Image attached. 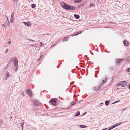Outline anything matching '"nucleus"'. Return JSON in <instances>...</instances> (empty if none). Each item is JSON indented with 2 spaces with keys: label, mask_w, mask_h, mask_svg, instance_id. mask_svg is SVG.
<instances>
[{
  "label": "nucleus",
  "mask_w": 130,
  "mask_h": 130,
  "mask_svg": "<svg viewBox=\"0 0 130 130\" xmlns=\"http://www.w3.org/2000/svg\"><path fill=\"white\" fill-rule=\"evenodd\" d=\"M60 4L63 8L66 10L70 11L74 10L76 8V7L72 6H70L63 2H61Z\"/></svg>",
  "instance_id": "obj_1"
},
{
  "label": "nucleus",
  "mask_w": 130,
  "mask_h": 130,
  "mask_svg": "<svg viewBox=\"0 0 130 130\" xmlns=\"http://www.w3.org/2000/svg\"><path fill=\"white\" fill-rule=\"evenodd\" d=\"M56 99L53 98L51 99L49 101V103H51L52 104L54 105H56Z\"/></svg>",
  "instance_id": "obj_2"
},
{
  "label": "nucleus",
  "mask_w": 130,
  "mask_h": 130,
  "mask_svg": "<svg viewBox=\"0 0 130 130\" xmlns=\"http://www.w3.org/2000/svg\"><path fill=\"white\" fill-rule=\"evenodd\" d=\"M26 92L27 93L29 94V95L30 96H32V91L30 89H28L27 90Z\"/></svg>",
  "instance_id": "obj_3"
},
{
  "label": "nucleus",
  "mask_w": 130,
  "mask_h": 130,
  "mask_svg": "<svg viewBox=\"0 0 130 130\" xmlns=\"http://www.w3.org/2000/svg\"><path fill=\"white\" fill-rule=\"evenodd\" d=\"M33 103L34 105L36 106H38L39 105V102L37 100H35L33 101Z\"/></svg>",
  "instance_id": "obj_4"
},
{
  "label": "nucleus",
  "mask_w": 130,
  "mask_h": 130,
  "mask_svg": "<svg viewBox=\"0 0 130 130\" xmlns=\"http://www.w3.org/2000/svg\"><path fill=\"white\" fill-rule=\"evenodd\" d=\"M100 89V86H95L92 88L93 90L94 91H96L98 90H99Z\"/></svg>",
  "instance_id": "obj_5"
},
{
  "label": "nucleus",
  "mask_w": 130,
  "mask_h": 130,
  "mask_svg": "<svg viewBox=\"0 0 130 130\" xmlns=\"http://www.w3.org/2000/svg\"><path fill=\"white\" fill-rule=\"evenodd\" d=\"M122 123V122H119V123H117L116 124H115L114 125H113L112 126H111V127H112V128L113 129V128H115V127H117V126H118L121 124Z\"/></svg>",
  "instance_id": "obj_6"
},
{
  "label": "nucleus",
  "mask_w": 130,
  "mask_h": 130,
  "mask_svg": "<svg viewBox=\"0 0 130 130\" xmlns=\"http://www.w3.org/2000/svg\"><path fill=\"white\" fill-rule=\"evenodd\" d=\"M23 23L26 26H31L30 23H31L29 22H23Z\"/></svg>",
  "instance_id": "obj_7"
},
{
  "label": "nucleus",
  "mask_w": 130,
  "mask_h": 130,
  "mask_svg": "<svg viewBox=\"0 0 130 130\" xmlns=\"http://www.w3.org/2000/svg\"><path fill=\"white\" fill-rule=\"evenodd\" d=\"M122 86L125 87L127 86V83L126 81H122Z\"/></svg>",
  "instance_id": "obj_8"
},
{
  "label": "nucleus",
  "mask_w": 130,
  "mask_h": 130,
  "mask_svg": "<svg viewBox=\"0 0 130 130\" xmlns=\"http://www.w3.org/2000/svg\"><path fill=\"white\" fill-rule=\"evenodd\" d=\"M14 64L15 66L17 67L18 65V61L17 59H15L14 60Z\"/></svg>",
  "instance_id": "obj_9"
},
{
  "label": "nucleus",
  "mask_w": 130,
  "mask_h": 130,
  "mask_svg": "<svg viewBox=\"0 0 130 130\" xmlns=\"http://www.w3.org/2000/svg\"><path fill=\"white\" fill-rule=\"evenodd\" d=\"M10 74L8 72H7V74L6 75L5 79V80H7L8 79V77L9 76Z\"/></svg>",
  "instance_id": "obj_10"
},
{
  "label": "nucleus",
  "mask_w": 130,
  "mask_h": 130,
  "mask_svg": "<svg viewBox=\"0 0 130 130\" xmlns=\"http://www.w3.org/2000/svg\"><path fill=\"white\" fill-rule=\"evenodd\" d=\"M127 41L125 40H124L123 43H124L125 45L126 46H128L129 44V43L127 42Z\"/></svg>",
  "instance_id": "obj_11"
},
{
  "label": "nucleus",
  "mask_w": 130,
  "mask_h": 130,
  "mask_svg": "<svg viewBox=\"0 0 130 130\" xmlns=\"http://www.w3.org/2000/svg\"><path fill=\"white\" fill-rule=\"evenodd\" d=\"M82 0H74V2L76 3H80Z\"/></svg>",
  "instance_id": "obj_12"
},
{
  "label": "nucleus",
  "mask_w": 130,
  "mask_h": 130,
  "mask_svg": "<svg viewBox=\"0 0 130 130\" xmlns=\"http://www.w3.org/2000/svg\"><path fill=\"white\" fill-rule=\"evenodd\" d=\"M123 59H119L117 60V63H121L122 60H123Z\"/></svg>",
  "instance_id": "obj_13"
},
{
  "label": "nucleus",
  "mask_w": 130,
  "mask_h": 130,
  "mask_svg": "<svg viewBox=\"0 0 130 130\" xmlns=\"http://www.w3.org/2000/svg\"><path fill=\"white\" fill-rule=\"evenodd\" d=\"M79 126L82 128H85L86 127V126L83 125H80Z\"/></svg>",
  "instance_id": "obj_14"
},
{
  "label": "nucleus",
  "mask_w": 130,
  "mask_h": 130,
  "mask_svg": "<svg viewBox=\"0 0 130 130\" xmlns=\"http://www.w3.org/2000/svg\"><path fill=\"white\" fill-rule=\"evenodd\" d=\"M74 17L77 19H78L80 17L78 15L75 14L74 15Z\"/></svg>",
  "instance_id": "obj_15"
},
{
  "label": "nucleus",
  "mask_w": 130,
  "mask_h": 130,
  "mask_svg": "<svg viewBox=\"0 0 130 130\" xmlns=\"http://www.w3.org/2000/svg\"><path fill=\"white\" fill-rule=\"evenodd\" d=\"M69 39V38L68 37H66L63 40L65 41H66L68 40Z\"/></svg>",
  "instance_id": "obj_16"
},
{
  "label": "nucleus",
  "mask_w": 130,
  "mask_h": 130,
  "mask_svg": "<svg viewBox=\"0 0 130 130\" xmlns=\"http://www.w3.org/2000/svg\"><path fill=\"white\" fill-rule=\"evenodd\" d=\"M126 60L127 62H129L130 61V57L127 58Z\"/></svg>",
  "instance_id": "obj_17"
},
{
  "label": "nucleus",
  "mask_w": 130,
  "mask_h": 130,
  "mask_svg": "<svg viewBox=\"0 0 130 130\" xmlns=\"http://www.w3.org/2000/svg\"><path fill=\"white\" fill-rule=\"evenodd\" d=\"M109 101H106L105 102V104L106 105H108L109 104Z\"/></svg>",
  "instance_id": "obj_18"
},
{
  "label": "nucleus",
  "mask_w": 130,
  "mask_h": 130,
  "mask_svg": "<svg viewBox=\"0 0 130 130\" xmlns=\"http://www.w3.org/2000/svg\"><path fill=\"white\" fill-rule=\"evenodd\" d=\"M80 114V112L78 111L77 112L75 115V116L76 117L77 116H79Z\"/></svg>",
  "instance_id": "obj_19"
},
{
  "label": "nucleus",
  "mask_w": 130,
  "mask_h": 130,
  "mask_svg": "<svg viewBox=\"0 0 130 130\" xmlns=\"http://www.w3.org/2000/svg\"><path fill=\"white\" fill-rule=\"evenodd\" d=\"M4 23H6V26L7 25H8V26H9L10 23H9V21H8V22H5Z\"/></svg>",
  "instance_id": "obj_20"
},
{
  "label": "nucleus",
  "mask_w": 130,
  "mask_h": 130,
  "mask_svg": "<svg viewBox=\"0 0 130 130\" xmlns=\"http://www.w3.org/2000/svg\"><path fill=\"white\" fill-rule=\"evenodd\" d=\"M36 5L34 4H32L31 5V7L33 8H34L36 7Z\"/></svg>",
  "instance_id": "obj_21"
},
{
  "label": "nucleus",
  "mask_w": 130,
  "mask_h": 130,
  "mask_svg": "<svg viewBox=\"0 0 130 130\" xmlns=\"http://www.w3.org/2000/svg\"><path fill=\"white\" fill-rule=\"evenodd\" d=\"M107 80V78H105V80H102V83L104 84V83H105V81H106V80Z\"/></svg>",
  "instance_id": "obj_22"
},
{
  "label": "nucleus",
  "mask_w": 130,
  "mask_h": 130,
  "mask_svg": "<svg viewBox=\"0 0 130 130\" xmlns=\"http://www.w3.org/2000/svg\"><path fill=\"white\" fill-rule=\"evenodd\" d=\"M75 103L76 102L75 101H73L72 102H71V105H74Z\"/></svg>",
  "instance_id": "obj_23"
},
{
  "label": "nucleus",
  "mask_w": 130,
  "mask_h": 130,
  "mask_svg": "<svg viewBox=\"0 0 130 130\" xmlns=\"http://www.w3.org/2000/svg\"><path fill=\"white\" fill-rule=\"evenodd\" d=\"M122 85V82L121 81L120 83H119L117 85V86H120L121 85Z\"/></svg>",
  "instance_id": "obj_24"
},
{
  "label": "nucleus",
  "mask_w": 130,
  "mask_h": 130,
  "mask_svg": "<svg viewBox=\"0 0 130 130\" xmlns=\"http://www.w3.org/2000/svg\"><path fill=\"white\" fill-rule=\"evenodd\" d=\"M81 33L80 32H78L77 33H76L73 36H76L78 34H79Z\"/></svg>",
  "instance_id": "obj_25"
},
{
  "label": "nucleus",
  "mask_w": 130,
  "mask_h": 130,
  "mask_svg": "<svg viewBox=\"0 0 130 130\" xmlns=\"http://www.w3.org/2000/svg\"><path fill=\"white\" fill-rule=\"evenodd\" d=\"M24 124V123H22L21 124V127H22V130H23V126Z\"/></svg>",
  "instance_id": "obj_26"
},
{
  "label": "nucleus",
  "mask_w": 130,
  "mask_h": 130,
  "mask_svg": "<svg viewBox=\"0 0 130 130\" xmlns=\"http://www.w3.org/2000/svg\"><path fill=\"white\" fill-rule=\"evenodd\" d=\"M6 23H4L2 25V26L3 27H5V26H6Z\"/></svg>",
  "instance_id": "obj_27"
},
{
  "label": "nucleus",
  "mask_w": 130,
  "mask_h": 130,
  "mask_svg": "<svg viewBox=\"0 0 130 130\" xmlns=\"http://www.w3.org/2000/svg\"><path fill=\"white\" fill-rule=\"evenodd\" d=\"M14 13L13 12H12L11 14V17H12H12H14Z\"/></svg>",
  "instance_id": "obj_28"
},
{
  "label": "nucleus",
  "mask_w": 130,
  "mask_h": 130,
  "mask_svg": "<svg viewBox=\"0 0 130 130\" xmlns=\"http://www.w3.org/2000/svg\"><path fill=\"white\" fill-rule=\"evenodd\" d=\"M10 22L11 23H12L13 22V20H12V18L11 17L10 19Z\"/></svg>",
  "instance_id": "obj_29"
},
{
  "label": "nucleus",
  "mask_w": 130,
  "mask_h": 130,
  "mask_svg": "<svg viewBox=\"0 0 130 130\" xmlns=\"http://www.w3.org/2000/svg\"><path fill=\"white\" fill-rule=\"evenodd\" d=\"M93 6H94V7L95 6V5H94L92 3H91L90 4V7H93Z\"/></svg>",
  "instance_id": "obj_30"
},
{
  "label": "nucleus",
  "mask_w": 130,
  "mask_h": 130,
  "mask_svg": "<svg viewBox=\"0 0 130 130\" xmlns=\"http://www.w3.org/2000/svg\"><path fill=\"white\" fill-rule=\"evenodd\" d=\"M120 100H118L117 101H115V102L113 103H116L118 102H120Z\"/></svg>",
  "instance_id": "obj_31"
},
{
  "label": "nucleus",
  "mask_w": 130,
  "mask_h": 130,
  "mask_svg": "<svg viewBox=\"0 0 130 130\" xmlns=\"http://www.w3.org/2000/svg\"><path fill=\"white\" fill-rule=\"evenodd\" d=\"M13 2L14 1L15 3H17L18 1V0H13Z\"/></svg>",
  "instance_id": "obj_32"
},
{
  "label": "nucleus",
  "mask_w": 130,
  "mask_h": 130,
  "mask_svg": "<svg viewBox=\"0 0 130 130\" xmlns=\"http://www.w3.org/2000/svg\"><path fill=\"white\" fill-rule=\"evenodd\" d=\"M128 72H130V68H128L127 70Z\"/></svg>",
  "instance_id": "obj_33"
},
{
  "label": "nucleus",
  "mask_w": 130,
  "mask_h": 130,
  "mask_svg": "<svg viewBox=\"0 0 130 130\" xmlns=\"http://www.w3.org/2000/svg\"><path fill=\"white\" fill-rule=\"evenodd\" d=\"M81 7H82L81 5L80 4L78 6V8H80Z\"/></svg>",
  "instance_id": "obj_34"
},
{
  "label": "nucleus",
  "mask_w": 130,
  "mask_h": 130,
  "mask_svg": "<svg viewBox=\"0 0 130 130\" xmlns=\"http://www.w3.org/2000/svg\"><path fill=\"white\" fill-rule=\"evenodd\" d=\"M113 128H112V127H111V128H109L108 130H111Z\"/></svg>",
  "instance_id": "obj_35"
},
{
  "label": "nucleus",
  "mask_w": 130,
  "mask_h": 130,
  "mask_svg": "<svg viewBox=\"0 0 130 130\" xmlns=\"http://www.w3.org/2000/svg\"><path fill=\"white\" fill-rule=\"evenodd\" d=\"M11 43V42L10 41H9L8 42V44H10Z\"/></svg>",
  "instance_id": "obj_36"
},
{
  "label": "nucleus",
  "mask_w": 130,
  "mask_h": 130,
  "mask_svg": "<svg viewBox=\"0 0 130 130\" xmlns=\"http://www.w3.org/2000/svg\"><path fill=\"white\" fill-rule=\"evenodd\" d=\"M80 5H81L82 6H83L84 5V3H82V4H80Z\"/></svg>",
  "instance_id": "obj_37"
},
{
  "label": "nucleus",
  "mask_w": 130,
  "mask_h": 130,
  "mask_svg": "<svg viewBox=\"0 0 130 130\" xmlns=\"http://www.w3.org/2000/svg\"><path fill=\"white\" fill-rule=\"evenodd\" d=\"M40 43L41 44V46H40V47H41V46H42V44L43 43L42 42H40Z\"/></svg>",
  "instance_id": "obj_38"
},
{
  "label": "nucleus",
  "mask_w": 130,
  "mask_h": 130,
  "mask_svg": "<svg viewBox=\"0 0 130 130\" xmlns=\"http://www.w3.org/2000/svg\"><path fill=\"white\" fill-rule=\"evenodd\" d=\"M8 49H7V50H6V51H6V52H6V53H7V52H8Z\"/></svg>",
  "instance_id": "obj_39"
},
{
  "label": "nucleus",
  "mask_w": 130,
  "mask_h": 130,
  "mask_svg": "<svg viewBox=\"0 0 130 130\" xmlns=\"http://www.w3.org/2000/svg\"><path fill=\"white\" fill-rule=\"evenodd\" d=\"M86 112H85L84 114H83L82 116L84 115L86 113Z\"/></svg>",
  "instance_id": "obj_40"
},
{
  "label": "nucleus",
  "mask_w": 130,
  "mask_h": 130,
  "mask_svg": "<svg viewBox=\"0 0 130 130\" xmlns=\"http://www.w3.org/2000/svg\"><path fill=\"white\" fill-rule=\"evenodd\" d=\"M103 104V103H101L100 104V105H101V104Z\"/></svg>",
  "instance_id": "obj_41"
},
{
  "label": "nucleus",
  "mask_w": 130,
  "mask_h": 130,
  "mask_svg": "<svg viewBox=\"0 0 130 130\" xmlns=\"http://www.w3.org/2000/svg\"><path fill=\"white\" fill-rule=\"evenodd\" d=\"M129 89H130V84L129 85Z\"/></svg>",
  "instance_id": "obj_42"
},
{
  "label": "nucleus",
  "mask_w": 130,
  "mask_h": 130,
  "mask_svg": "<svg viewBox=\"0 0 130 130\" xmlns=\"http://www.w3.org/2000/svg\"><path fill=\"white\" fill-rule=\"evenodd\" d=\"M7 20L8 21H8H9V20H8V19L7 17Z\"/></svg>",
  "instance_id": "obj_43"
},
{
  "label": "nucleus",
  "mask_w": 130,
  "mask_h": 130,
  "mask_svg": "<svg viewBox=\"0 0 130 130\" xmlns=\"http://www.w3.org/2000/svg\"><path fill=\"white\" fill-rule=\"evenodd\" d=\"M41 56H40V59L41 58Z\"/></svg>",
  "instance_id": "obj_44"
},
{
  "label": "nucleus",
  "mask_w": 130,
  "mask_h": 130,
  "mask_svg": "<svg viewBox=\"0 0 130 130\" xmlns=\"http://www.w3.org/2000/svg\"><path fill=\"white\" fill-rule=\"evenodd\" d=\"M39 59H38L37 60H39Z\"/></svg>",
  "instance_id": "obj_45"
},
{
  "label": "nucleus",
  "mask_w": 130,
  "mask_h": 130,
  "mask_svg": "<svg viewBox=\"0 0 130 130\" xmlns=\"http://www.w3.org/2000/svg\"><path fill=\"white\" fill-rule=\"evenodd\" d=\"M88 67H89V66H88Z\"/></svg>",
  "instance_id": "obj_46"
},
{
  "label": "nucleus",
  "mask_w": 130,
  "mask_h": 130,
  "mask_svg": "<svg viewBox=\"0 0 130 130\" xmlns=\"http://www.w3.org/2000/svg\"><path fill=\"white\" fill-rule=\"evenodd\" d=\"M129 74L130 75V73H129Z\"/></svg>",
  "instance_id": "obj_47"
}]
</instances>
